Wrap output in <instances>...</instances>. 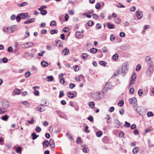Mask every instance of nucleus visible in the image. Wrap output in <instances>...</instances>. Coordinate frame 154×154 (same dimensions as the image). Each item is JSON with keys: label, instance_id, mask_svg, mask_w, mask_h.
I'll return each instance as SVG.
<instances>
[{"label": "nucleus", "instance_id": "1", "mask_svg": "<svg viewBox=\"0 0 154 154\" xmlns=\"http://www.w3.org/2000/svg\"><path fill=\"white\" fill-rule=\"evenodd\" d=\"M128 63H125L123 64L122 66L121 69H118L117 71V73H115V76H116L119 74H121L122 76H124L128 71Z\"/></svg>", "mask_w": 154, "mask_h": 154}, {"label": "nucleus", "instance_id": "2", "mask_svg": "<svg viewBox=\"0 0 154 154\" xmlns=\"http://www.w3.org/2000/svg\"><path fill=\"white\" fill-rule=\"evenodd\" d=\"M94 100H99L102 98V96L100 92H97L91 95Z\"/></svg>", "mask_w": 154, "mask_h": 154}, {"label": "nucleus", "instance_id": "3", "mask_svg": "<svg viewBox=\"0 0 154 154\" xmlns=\"http://www.w3.org/2000/svg\"><path fill=\"white\" fill-rule=\"evenodd\" d=\"M111 88V86L110 83H108L105 85V87L102 91V93L103 94L106 93L107 91Z\"/></svg>", "mask_w": 154, "mask_h": 154}, {"label": "nucleus", "instance_id": "4", "mask_svg": "<svg viewBox=\"0 0 154 154\" xmlns=\"http://www.w3.org/2000/svg\"><path fill=\"white\" fill-rule=\"evenodd\" d=\"M154 67V66L152 64H151L149 65L146 71L148 75H150L152 73L153 71Z\"/></svg>", "mask_w": 154, "mask_h": 154}, {"label": "nucleus", "instance_id": "5", "mask_svg": "<svg viewBox=\"0 0 154 154\" xmlns=\"http://www.w3.org/2000/svg\"><path fill=\"white\" fill-rule=\"evenodd\" d=\"M2 103L3 108L6 109L8 108L9 106V104L8 102L6 100H4L2 102Z\"/></svg>", "mask_w": 154, "mask_h": 154}, {"label": "nucleus", "instance_id": "6", "mask_svg": "<svg viewBox=\"0 0 154 154\" xmlns=\"http://www.w3.org/2000/svg\"><path fill=\"white\" fill-rule=\"evenodd\" d=\"M136 15L138 19H141L143 16V12L140 11H138L136 12Z\"/></svg>", "mask_w": 154, "mask_h": 154}, {"label": "nucleus", "instance_id": "7", "mask_svg": "<svg viewBox=\"0 0 154 154\" xmlns=\"http://www.w3.org/2000/svg\"><path fill=\"white\" fill-rule=\"evenodd\" d=\"M19 15H20L21 19H25L27 17H30V16H29L28 13H27L19 14Z\"/></svg>", "mask_w": 154, "mask_h": 154}, {"label": "nucleus", "instance_id": "8", "mask_svg": "<svg viewBox=\"0 0 154 154\" xmlns=\"http://www.w3.org/2000/svg\"><path fill=\"white\" fill-rule=\"evenodd\" d=\"M145 61L149 65L152 62L151 58L149 56H147L146 57Z\"/></svg>", "mask_w": 154, "mask_h": 154}, {"label": "nucleus", "instance_id": "9", "mask_svg": "<svg viewBox=\"0 0 154 154\" xmlns=\"http://www.w3.org/2000/svg\"><path fill=\"white\" fill-rule=\"evenodd\" d=\"M17 28L16 25H14L11 27H9V33H12Z\"/></svg>", "mask_w": 154, "mask_h": 154}, {"label": "nucleus", "instance_id": "10", "mask_svg": "<svg viewBox=\"0 0 154 154\" xmlns=\"http://www.w3.org/2000/svg\"><path fill=\"white\" fill-rule=\"evenodd\" d=\"M49 145L52 148H54L55 147V144L53 140L51 139L49 142Z\"/></svg>", "mask_w": 154, "mask_h": 154}, {"label": "nucleus", "instance_id": "11", "mask_svg": "<svg viewBox=\"0 0 154 154\" xmlns=\"http://www.w3.org/2000/svg\"><path fill=\"white\" fill-rule=\"evenodd\" d=\"M108 28L109 29H112L115 28V26L114 25L110 23H107L106 24Z\"/></svg>", "mask_w": 154, "mask_h": 154}, {"label": "nucleus", "instance_id": "12", "mask_svg": "<svg viewBox=\"0 0 154 154\" xmlns=\"http://www.w3.org/2000/svg\"><path fill=\"white\" fill-rule=\"evenodd\" d=\"M75 35L76 37L78 38H81L83 36L82 34H81V32L80 31H77L75 32Z\"/></svg>", "mask_w": 154, "mask_h": 154}, {"label": "nucleus", "instance_id": "13", "mask_svg": "<svg viewBox=\"0 0 154 154\" xmlns=\"http://www.w3.org/2000/svg\"><path fill=\"white\" fill-rule=\"evenodd\" d=\"M35 21V18H32L30 19L29 20H27L26 21H25L24 23V24L26 23H29L33 22H34Z\"/></svg>", "mask_w": 154, "mask_h": 154}, {"label": "nucleus", "instance_id": "14", "mask_svg": "<svg viewBox=\"0 0 154 154\" xmlns=\"http://www.w3.org/2000/svg\"><path fill=\"white\" fill-rule=\"evenodd\" d=\"M114 124L115 126L117 128L119 127L120 125V122L118 120H115Z\"/></svg>", "mask_w": 154, "mask_h": 154}, {"label": "nucleus", "instance_id": "15", "mask_svg": "<svg viewBox=\"0 0 154 154\" xmlns=\"http://www.w3.org/2000/svg\"><path fill=\"white\" fill-rule=\"evenodd\" d=\"M133 103L134 104L133 105L134 106V109H135V107H137V99L135 97H133Z\"/></svg>", "mask_w": 154, "mask_h": 154}, {"label": "nucleus", "instance_id": "16", "mask_svg": "<svg viewBox=\"0 0 154 154\" xmlns=\"http://www.w3.org/2000/svg\"><path fill=\"white\" fill-rule=\"evenodd\" d=\"M42 144L43 146L46 147H48L49 145V142L47 140H45L43 143Z\"/></svg>", "mask_w": 154, "mask_h": 154}, {"label": "nucleus", "instance_id": "17", "mask_svg": "<svg viewBox=\"0 0 154 154\" xmlns=\"http://www.w3.org/2000/svg\"><path fill=\"white\" fill-rule=\"evenodd\" d=\"M31 136L32 137V139L35 140L39 137V135H36L35 133H33L31 134Z\"/></svg>", "mask_w": 154, "mask_h": 154}, {"label": "nucleus", "instance_id": "18", "mask_svg": "<svg viewBox=\"0 0 154 154\" xmlns=\"http://www.w3.org/2000/svg\"><path fill=\"white\" fill-rule=\"evenodd\" d=\"M41 65L42 67H45L48 66V63L47 62L43 61L41 62Z\"/></svg>", "mask_w": 154, "mask_h": 154}, {"label": "nucleus", "instance_id": "19", "mask_svg": "<svg viewBox=\"0 0 154 154\" xmlns=\"http://www.w3.org/2000/svg\"><path fill=\"white\" fill-rule=\"evenodd\" d=\"M7 111L6 109L0 107V114H3Z\"/></svg>", "mask_w": 154, "mask_h": 154}, {"label": "nucleus", "instance_id": "20", "mask_svg": "<svg viewBox=\"0 0 154 154\" xmlns=\"http://www.w3.org/2000/svg\"><path fill=\"white\" fill-rule=\"evenodd\" d=\"M9 116L7 115H4L2 117L1 119L4 121H7L8 120Z\"/></svg>", "mask_w": 154, "mask_h": 154}, {"label": "nucleus", "instance_id": "21", "mask_svg": "<svg viewBox=\"0 0 154 154\" xmlns=\"http://www.w3.org/2000/svg\"><path fill=\"white\" fill-rule=\"evenodd\" d=\"M109 140V138L107 136H105L102 139L104 143H107Z\"/></svg>", "mask_w": 154, "mask_h": 154}, {"label": "nucleus", "instance_id": "22", "mask_svg": "<svg viewBox=\"0 0 154 154\" xmlns=\"http://www.w3.org/2000/svg\"><path fill=\"white\" fill-rule=\"evenodd\" d=\"M67 96L69 98H72L74 97V94L70 92H69L67 93Z\"/></svg>", "mask_w": 154, "mask_h": 154}, {"label": "nucleus", "instance_id": "23", "mask_svg": "<svg viewBox=\"0 0 154 154\" xmlns=\"http://www.w3.org/2000/svg\"><path fill=\"white\" fill-rule=\"evenodd\" d=\"M46 79L48 82H51L52 81L53 79L52 76H48L47 77Z\"/></svg>", "mask_w": 154, "mask_h": 154}, {"label": "nucleus", "instance_id": "24", "mask_svg": "<svg viewBox=\"0 0 154 154\" xmlns=\"http://www.w3.org/2000/svg\"><path fill=\"white\" fill-rule=\"evenodd\" d=\"M114 22L118 24H119L121 22V20L119 18H116L114 19Z\"/></svg>", "mask_w": 154, "mask_h": 154}, {"label": "nucleus", "instance_id": "25", "mask_svg": "<svg viewBox=\"0 0 154 154\" xmlns=\"http://www.w3.org/2000/svg\"><path fill=\"white\" fill-rule=\"evenodd\" d=\"M91 52L92 54L96 53L97 51V49L95 48H92L91 49Z\"/></svg>", "mask_w": 154, "mask_h": 154}, {"label": "nucleus", "instance_id": "26", "mask_svg": "<svg viewBox=\"0 0 154 154\" xmlns=\"http://www.w3.org/2000/svg\"><path fill=\"white\" fill-rule=\"evenodd\" d=\"M28 5V3L27 2H22L20 4H18V5L20 7H23L25 6H26Z\"/></svg>", "mask_w": 154, "mask_h": 154}, {"label": "nucleus", "instance_id": "27", "mask_svg": "<svg viewBox=\"0 0 154 154\" xmlns=\"http://www.w3.org/2000/svg\"><path fill=\"white\" fill-rule=\"evenodd\" d=\"M39 11H40V14L43 15H46L47 12V10H42Z\"/></svg>", "mask_w": 154, "mask_h": 154}, {"label": "nucleus", "instance_id": "28", "mask_svg": "<svg viewBox=\"0 0 154 154\" xmlns=\"http://www.w3.org/2000/svg\"><path fill=\"white\" fill-rule=\"evenodd\" d=\"M56 42L57 46H58L59 47L62 46V43L60 40H56Z\"/></svg>", "mask_w": 154, "mask_h": 154}, {"label": "nucleus", "instance_id": "29", "mask_svg": "<svg viewBox=\"0 0 154 154\" xmlns=\"http://www.w3.org/2000/svg\"><path fill=\"white\" fill-rule=\"evenodd\" d=\"M138 148L137 147H135L133 150V153L134 154H136L138 152Z\"/></svg>", "mask_w": 154, "mask_h": 154}, {"label": "nucleus", "instance_id": "30", "mask_svg": "<svg viewBox=\"0 0 154 154\" xmlns=\"http://www.w3.org/2000/svg\"><path fill=\"white\" fill-rule=\"evenodd\" d=\"M136 74L135 72H134L132 74L131 80L136 81Z\"/></svg>", "mask_w": 154, "mask_h": 154}, {"label": "nucleus", "instance_id": "31", "mask_svg": "<svg viewBox=\"0 0 154 154\" xmlns=\"http://www.w3.org/2000/svg\"><path fill=\"white\" fill-rule=\"evenodd\" d=\"M58 32V31L56 29H52L51 30L50 33L51 34L53 35L54 33L57 34Z\"/></svg>", "mask_w": 154, "mask_h": 154}, {"label": "nucleus", "instance_id": "32", "mask_svg": "<svg viewBox=\"0 0 154 154\" xmlns=\"http://www.w3.org/2000/svg\"><path fill=\"white\" fill-rule=\"evenodd\" d=\"M99 63L101 66H106V62L103 61H100L99 62Z\"/></svg>", "mask_w": 154, "mask_h": 154}, {"label": "nucleus", "instance_id": "33", "mask_svg": "<svg viewBox=\"0 0 154 154\" xmlns=\"http://www.w3.org/2000/svg\"><path fill=\"white\" fill-rule=\"evenodd\" d=\"M89 105L91 108H93L94 106V103L93 102H90L89 103Z\"/></svg>", "mask_w": 154, "mask_h": 154}, {"label": "nucleus", "instance_id": "34", "mask_svg": "<svg viewBox=\"0 0 154 154\" xmlns=\"http://www.w3.org/2000/svg\"><path fill=\"white\" fill-rule=\"evenodd\" d=\"M103 134L102 132L101 131H99L97 132L96 133V136L98 137H100Z\"/></svg>", "mask_w": 154, "mask_h": 154}, {"label": "nucleus", "instance_id": "35", "mask_svg": "<svg viewBox=\"0 0 154 154\" xmlns=\"http://www.w3.org/2000/svg\"><path fill=\"white\" fill-rule=\"evenodd\" d=\"M124 104V102L123 100H120L118 103L119 106L121 107Z\"/></svg>", "mask_w": 154, "mask_h": 154}, {"label": "nucleus", "instance_id": "36", "mask_svg": "<svg viewBox=\"0 0 154 154\" xmlns=\"http://www.w3.org/2000/svg\"><path fill=\"white\" fill-rule=\"evenodd\" d=\"M50 26H56L57 24L56 21L54 20H52L50 23Z\"/></svg>", "mask_w": 154, "mask_h": 154}, {"label": "nucleus", "instance_id": "37", "mask_svg": "<svg viewBox=\"0 0 154 154\" xmlns=\"http://www.w3.org/2000/svg\"><path fill=\"white\" fill-rule=\"evenodd\" d=\"M88 55L86 53H83L82 55V58L84 59H86L88 57Z\"/></svg>", "mask_w": 154, "mask_h": 154}, {"label": "nucleus", "instance_id": "38", "mask_svg": "<svg viewBox=\"0 0 154 154\" xmlns=\"http://www.w3.org/2000/svg\"><path fill=\"white\" fill-rule=\"evenodd\" d=\"M69 51V50L67 48H66L64 49L63 50V52H65V53H64V55H66L67 54Z\"/></svg>", "mask_w": 154, "mask_h": 154}, {"label": "nucleus", "instance_id": "39", "mask_svg": "<svg viewBox=\"0 0 154 154\" xmlns=\"http://www.w3.org/2000/svg\"><path fill=\"white\" fill-rule=\"evenodd\" d=\"M124 126L126 128H129L130 126V124L128 122L126 121L125 122V124L124 125Z\"/></svg>", "mask_w": 154, "mask_h": 154}, {"label": "nucleus", "instance_id": "40", "mask_svg": "<svg viewBox=\"0 0 154 154\" xmlns=\"http://www.w3.org/2000/svg\"><path fill=\"white\" fill-rule=\"evenodd\" d=\"M34 117H32L31 118V120H30V121L28 120V123L29 124H33L34 122Z\"/></svg>", "mask_w": 154, "mask_h": 154}, {"label": "nucleus", "instance_id": "41", "mask_svg": "<svg viewBox=\"0 0 154 154\" xmlns=\"http://www.w3.org/2000/svg\"><path fill=\"white\" fill-rule=\"evenodd\" d=\"M36 109L37 110H39L40 112L44 111L45 110V109H42L41 107H36Z\"/></svg>", "mask_w": 154, "mask_h": 154}, {"label": "nucleus", "instance_id": "42", "mask_svg": "<svg viewBox=\"0 0 154 154\" xmlns=\"http://www.w3.org/2000/svg\"><path fill=\"white\" fill-rule=\"evenodd\" d=\"M118 57V55L117 54H115L112 56L113 59L115 60H117Z\"/></svg>", "mask_w": 154, "mask_h": 154}, {"label": "nucleus", "instance_id": "43", "mask_svg": "<svg viewBox=\"0 0 154 154\" xmlns=\"http://www.w3.org/2000/svg\"><path fill=\"white\" fill-rule=\"evenodd\" d=\"M22 148L20 147H18L16 149V152L17 153H21Z\"/></svg>", "mask_w": 154, "mask_h": 154}, {"label": "nucleus", "instance_id": "44", "mask_svg": "<svg viewBox=\"0 0 154 154\" xmlns=\"http://www.w3.org/2000/svg\"><path fill=\"white\" fill-rule=\"evenodd\" d=\"M64 95V92L63 91H61L60 92V94L59 95V97L61 98V97L63 96Z\"/></svg>", "mask_w": 154, "mask_h": 154}, {"label": "nucleus", "instance_id": "45", "mask_svg": "<svg viewBox=\"0 0 154 154\" xmlns=\"http://www.w3.org/2000/svg\"><path fill=\"white\" fill-rule=\"evenodd\" d=\"M16 19L17 21V22H19L20 21V19H21V17L20 15H19V14H17V17H16Z\"/></svg>", "mask_w": 154, "mask_h": 154}, {"label": "nucleus", "instance_id": "46", "mask_svg": "<svg viewBox=\"0 0 154 154\" xmlns=\"http://www.w3.org/2000/svg\"><path fill=\"white\" fill-rule=\"evenodd\" d=\"M31 75V73L29 72H27L25 73V75L26 77L28 78Z\"/></svg>", "mask_w": 154, "mask_h": 154}, {"label": "nucleus", "instance_id": "47", "mask_svg": "<svg viewBox=\"0 0 154 154\" xmlns=\"http://www.w3.org/2000/svg\"><path fill=\"white\" fill-rule=\"evenodd\" d=\"M35 131L37 132L38 133L40 132L41 131V128L37 126L35 128Z\"/></svg>", "mask_w": 154, "mask_h": 154}, {"label": "nucleus", "instance_id": "48", "mask_svg": "<svg viewBox=\"0 0 154 154\" xmlns=\"http://www.w3.org/2000/svg\"><path fill=\"white\" fill-rule=\"evenodd\" d=\"M147 116L148 117H152L153 116V114L151 112H149L147 113Z\"/></svg>", "mask_w": 154, "mask_h": 154}, {"label": "nucleus", "instance_id": "49", "mask_svg": "<svg viewBox=\"0 0 154 154\" xmlns=\"http://www.w3.org/2000/svg\"><path fill=\"white\" fill-rule=\"evenodd\" d=\"M47 8V6L45 5H42L40 8H38V10H44V9L45 8Z\"/></svg>", "mask_w": 154, "mask_h": 154}, {"label": "nucleus", "instance_id": "50", "mask_svg": "<svg viewBox=\"0 0 154 154\" xmlns=\"http://www.w3.org/2000/svg\"><path fill=\"white\" fill-rule=\"evenodd\" d=\"M92 15L93 16V18L95 19H98L99 18V16L96 14H93Z\"/></svg>", "mask_w": 154, "mask_h": 154}, {"label": "nucleus", "instance_id": "51", "mask_svg": "<svg viewBox=\"0 0 154 154\" xmlns=\"http://www.w3.org/2000/svg\"><path fill=\"white\" fill-rule=\"evenodd\" d=\"M66 134L68 136V138L70 140H73V139L72 138V136L71 134L67 133Z\"/></svg>", "mask_w": 154, "mask_h": 154}, {"label": "nucleus", "instance_id": "52", "mask_svg": "<svg viewBox=\"0 0 154 154\" xmlns=\"http://www.w3.org/2000/svg\"><path fill=\"white\" fill-rule=\"evenodd\" d=\"M101 7V5L100 3H97L95 5V8L97 9H99Z\"/></svg>", "mask_w": 154, "mask_h": 154}, {"label": "nucleus", "instance_id": "53", "mask_svg": "<svg viewBox=\"0 0 154 154\" xmlns=\"http://www.w3.org/2000/svg\"><path fill=\"white\" fill-rule=\"evenodd\" d=\"M75 86V85L73 83H70L69 84V87L70 89H72Z\"/></svg>", "mask_w": 154, "mask_h": 154}, {"label": "nucleus", "instance_id": "54", "mask_svg": "<svg viewBox=\"0 0 154 154\" xmlns=\"http://www.w3.org/2000/svg\"><path fill=\"white\" fill-rule=\"evenodd\" d=\"M94 22L92 21H89L88 23L87 24L89 26H92L93 25Z\"/></svg>", "mask_w": 154, "mask_h": 154}, {"label": "nucleus", "instance_id": "55", "mask_svg": "<svg viewBox=\"0 0 154 154\" xmlns=\"http://www.w3.org/2000/svg\"><path fill=\"white\" fill-rule=\"evenodd\" d=\"M88 119L91 122H92L93 121V117L92 116H89L88 117Z\"/></svg>", "mask_w": 154, "mask_h": 154}, {"label": "nucleus", "instance_id": "56", "mask_svg": "<svg viewBox=\"0 0 154 154\" xmlns=\"http://www.w3.org/2000/svg\"><path fill=\"white\" fill-rule=\"evenodd\" d=\"M101 26H102V25H101V24L98 23L96 24V27L97 29H99L101 28Z\"/></svg>", "mask_w": 154, "mask_h": 154}, {"label": "nucleus", "instance_id": "57", "mask_svg": "<svg viewBox=\"0 0 154 154\" xmlns=\"http://www.w3.org/2000/svg\"><path fill=\"white\" fill-rule=\"evenodd\" d=\"M45 51H42L41 52L39 53L38 54V55L40 56H43V54L45 53Z\"/></svg>", "mask_w": 154, "mask_h": 154}, {"label": "nucleus", "instance_id": "58", "mask_svg": "<svg viewBox=\"0 0 154 154\" xmlns=\"http://www.w3.org/2000/svg\"><path fill=\"white\" fill-rule=\"evenodd\" d=\"M34 45L33 43L32 42H29V46H27L26 47V48H29L32 47Z\"/></svg>", "mask_w": 154, "mask_h": 154}, {"label": "nucleus", "instance_id": "59", "mask_svg": "<svg viewBox=\"0 0 154 154\" xmlns=\"http://www.w3.org/2000/svg\"><path fill=\"white\" fill-rule=\"evenodd\" d=\"M141 68V65L140 64H138L136 67V70L137 71H139L140 70Z\"/></svg>", "mask_w": 154, "mask_h": 154}, {"label": "nucleus", "instance_id": "60", "mask_svg": "<svg viewBox=\"0 0 154 154\" xmlns=\"http://www.w3.org/2000/svg\"><path fill=\"white\" fill-rule=\"evenodd\" d=\"M117 6L118 8H125V7L120 3H119L117 5Z\"/></svg>", "mask_w": 154, "mask_h": 154}, {"label": "nucleus", "instance_id": "61", "mask_svg": "<svg viewBox=\"0 0 154 154\" xmlns=\"http://www.w3.org/2000/svg\"><path fill=\"white\" fill-rule=\"evenodd\" d=\"M13 48L11 47H9L8 48L7 51L9 52H11L13 51Z\"/></svg>", "mask_w": 154, "mask_h": 154}, {"label": "nucleus", "instance_id": "62", "mask_svg": "<svg viewBox=\"0 0 154 154\" xmlns=\"http://www.w3.org/2000/svg\"><path fill=\"white\" fill-rule=\"evenodd\" d=\"M134 92V89L132 88L130 89L129 90V93L131 94H133Z\"/></svg>", "mask_w": 154, "mask_h": 154}, {"label": "nucleus", "instance_id": "63", "mask_svg": "<svg viewBox=\"0 0 154 154\" xmlns=\"http://www.w3.org/2000/svg\"><path fill=\"white\" fill-rule=\"evenodd\" d=\"M47 30L45 29H42L41 31V33L42 34H45L47 33Z\"/></svg>", "mask_w": 154, "mask_h": 154}, {"label": "nucleus", "instance_id": "64", "mask_svg": "<svg viewBox=\"0 0 154 154\" xmlns=\"http://www.w3.org/2000/svg\"><path fill=\"white\" fill-rule=\"evenodd\" d=\"M14 92L17 94H19L20 92V90L18 89L17 88L15 89L14 91Z\"/></svg>", "mask_w": 154, "mask_h": 154}]
</instances>
